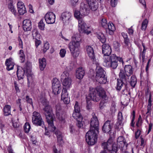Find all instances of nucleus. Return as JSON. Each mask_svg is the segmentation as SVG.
<instances>
[{"instance_id": "9", "label": "nucleus", "mask_w": 153, "mask_h": 153, "mask_svg": "<svg viewBox=\"0 0 153 153\" xmlns=\"http://www.w3.org/2000/svg\"><path fill=\"white\" fill-rule=\"evenodd\" d=\"M113 140L110 138L107 142H104L102 144V147L104 150H107L111 153H116L117 149V147L113 144Z\"/></svg>"}, {"instance_id": "3", "label": "nucleus", "mask_w": 153, "mask_h": 153, "mask_svg": "<svg viewBox=\"0 0 153 153\" xmlns=\"http://www.w3.org/2000/svg\"><path fill=\"white\" fill-rule=\"evenodd\" d=\"M43 110L49 125L48 128L52 131H54L56 128L53 124L54 117L52 108L50 106L47 105L44 108Z\"/></svg>"}, {"instance_id": "63", "label": "nucleus", "mask_w": 153, "mask_h": 153, "mask_svg": "<svg viewBox=\"0 0 153 153\" xmlns=\"http://www.w3.org/2000/svg\"><path fill=\"white\" fill-rule=\"evenodd\" d=\"M124 43L127 46H128L129 43V40L128 38L124 39Z\"/></svg>"}, {"instance_id": "58", "label": "nucleus", "mask_w": 153, "mask_h": 153, "mask_svg": "<svg viewBox=\"0 0 153 153\" xmlns=\"http://www.w3.org/2000/svg\"><path fill=\"white\" fill-rule=\"evenodd\" d=\"M114 47L116 51L119 50L120 47V44L117 42H115L114 44Z\"/></svg>"}, {"instance_id": "44", "label": "nucleus", "mask_w": 153, "mask_h": 153, "mask_svg": "<svg viewBox=\"0 0 153 153\" xmlns=\"http://www.w3.org/2000/svg\"><path fill=\"white\" fill-rule=\"evenodd\" d=\"M45 25L43 22V19H42L38 23V27L41 30H44Z\"/></svg>"}, {"instance_id": "29", "label": "nucleus", "mask_w": 153, "mask_h": 153, "mask_svg": "<svg viewBox=\"0 0 153 153\" xmlns=\"http://www.w3.org/2000/svg\"><path fill=\"white\" fill-rule=\"evenodd\" d=\"M55 134L56 136L58 143L60 145H61L63 143L62 133L59 131H58L55 132Z\"/></svg>"}, {"instance_id": "24", "label": "nucleus", "mask_w": 153, "mask_h": 153, "mask_svg": "<svg viewBox=\"0 0 153 153\" xmlns=\"http://www.w3.org/2000/svg\"><path fill=\"white\" fill-rule=\"evenodd\" d=\"M5 64L7 66V69L8 71H10L13 69L14 63L12 58H10L7 59Z\"/></svg>"}, {"instance_id": "30", "label": "nucleus", "mask_w": 153, "mask_h": 153, "mask_svg": "<svg viewBox=\"0 0 153 153\" xmlns=\"http://www.w3.org/2000/svg\"><path fill=\"white\" fill-rule=\"evenodd\" d=\"M11 106L9 105H6L3 108L4 115L7 116L11 114Z\"/></svg>"}, {"instance_id": "42", "label": "nucleus", "mask_w": 153, "mask_h": 153, "mask_svg": "<svg viewBox=\"0 0 153 153\" xmlns=\"http://www.w3.org/2000/svg\"><path fill=\"white\" fill-rule=\"evenodd\" d=\"M19 56L21 62L22 63L24 62L25 61V55L24 54L23 50H20Z\"/></svg>"}, {"instance_id": "60", "label": "nucleus", "mask_w": 153, "mask_h": 153, "mask_svg": "<svg viewBox=\"0 0 153 153\" xmlns=\"http://www.w3.org/2000/svg\"><path fill=\"white\" fill-rule=\"evenodd\" d=\"M117 0H111V3L112 7H115L117 5Z\"/></svg>"}, {"instance_id": "21", "label": "nucleus", "mask_w": 153, "mask_h": 153, "mask_svg": "<svg viewBox=\"0 0 153 153\" xmlns=\"http://www.w3.org/2000/svg\"><path fill=\"white\" fill-rule=\"evenodd\" d=\"M87 53L89 57L94 60L95 59V56L93 48L91 46H88L86 47Z\"/></svg>"}, {"instance_id": "28", "label": "nucleus", "mask_w": 153, "mask_h": 153, "mask_svg": "<svg viewBox=\"0 0 153 153\" xmlns=\"http://www.w3.org/2000/svg\"><path fill=\"white\" fill-rule=\"evenodd\" d=\"M97 82L100 84H105L107 82V78L105 75L95 77Z\"/></svg>"}, {"instance_id": "39", "label": "nucleus", "mask_w": 153, "mask_h": 153, "mask_svg": "<svg viewBox=\"0 0 153 153\" xmlns=\"http://www.w3.org/2000/svg\"><path fill=\"white\" fill-rule=\"evenodd\" d=\"M32 35L34 38L36 40H39L41 38V35L36 30H33Z\"/></svg>"}, {"instance_id": "13", "label": "nucleus", "mask_w": 153, "mask_h": 153, "mask_svg": "<svg viewBox=\"0 0 153 153\" xmlns=\"http://www.w3.org/2000/svg\"><path fill=\"white\" fill-rule=\"evenodd\" d=\"M99 121L96 116H93L90 122V128L89 130L98 132Z\"/></svg>"}, {"instance_id": "20", "label": "nucleus", "mask_w": 153, "mask_h": 153, "mask_svg": "<svg viewBox=\"0 0 153 153\" xmlns=\"http://www.w3.org/2000/svg\"><path fill=\"white\" fill-rule=\"evenodd\" d=\"M23 27L25 31L30 30L32 28L31 21L29 19L24 20L23 22Z\"/></svg>"}, {"instance_id": "34", "label": "nucleus", "mask_w": 153, "mask_h": 153, "mask_svg": "<svg viewBox=\"0 0 153 153\" xmlns=\"http://www.w3.org/2000/svg\"><path fill=\"white\" fill-rule=\"evenodd\" d=\"M142 45L143 49L142 52H141V50H140V58L141 56L142 59V61L144 62L145 61V53L147 48L145 47V45L143 43H142Z\"/></svg>"}, {"instance_id": "52", "label": "nucleus", "mask_w": 153, "mask_h": 153, "mask_svg": "<svg viewBox=\"0 0 153 153\" xmlns=\"http://www.w3.org/2000/svg\"><path fill=\"white\" fill-rule=\"evenodd\" d=\"M70 2L72 6L75 7L78 4L79 0H70Z\"/></svg>"}, {"instance_id": "49", "label": "nucleus", "mask_w": 153, "mask_h": 153, "mask_svg": "<svg viewBox=\"0 0 153 153\" xmlns=\"http://www.w3.org/2000/svg\"><path fill=\"white\" fill-rule=\"evenodd\" d=\"M17 6L18 9L25 8L24 3L20 1L18 2Z\"/></svg>"}, {"instance_id": "26", "label": "nucleus", "mask_w": 153, "mask_h": 153, "mask_svg": "<svg viewBox=\"0 0 153 153\" xmlns=\"http://www.w3.org/2000/svg\"><path fill=\"white\" fill-rule=\"evenodd\" d=\"M105 29L107 33H108L109 34L111 35L113 34L115 30L114 25L111 22L108 23L107 27Z\"/></svg>"}, {"instance_id": "18", "label": "nucleus", "mask_w": 153, "mask_h": 153, "mask_svg": "<svg viewBox=\"0 0 153 153\" xmlns=\"http://www.w3.org/2000/svg\"><path fill=\"white\" fill-rule=\"evenodd\" d=\"M90 9L92 11H95L98 7V4L96 0H86Z\"/></svg>"}, {"instance_id": "8", "label": "nucleus", "mask_w": 153, "mask_h": 153, "mask_svg": "<svg viewBox=\"0 0 153 153\" xmlns=\"http://www.w3.org/2000/svg\"><path fill=\"white\" fill-rule=\"evenodd\" d=\"M86 4H82L81 6L80 11L78 10H75L74 12V16L78 21L79 20L82 19V18L86 15H87L89 12V10L86 8Z\"/></svg>"}, {"instance_id": "47", "label": "nucleus", "mask_w": 153, "mask_h": 153, "mask_svg": "<svg viewBox=\"0 0 153 153\" xmlns=\"http://www.w3.org/2000/svg\"><path fill=\"white\" fill-rule=\"evenodd\" d=\"M132 117L131 121V122L130 123V126L133 127H134L135 124L134 120L135 116V111H132Z\"/></svg>"}, {"instance_id": "36", "label": "nucleus", "mask_w": 153, "mask_h": 153, "mask_svg": "<svg viewBox=\"0 0 153 153\" xmlns=\"http://www.w3.org/2000/svg\"><path fill=\"white\" fill-rule=\"evenodd\" d=\"M97 37L99 40L102 43H105L106 40V39L103 34L101 33H97Z\"/></svg>"}, {"instance_id": "62", "label": "nucleus", "mask_w": 153, "mask_h": 153, "mask_svg": "<svg viewBox=\"0 0 153 153\" xmlns=\"http://www.w3.org/2000/svg\"><path fill=\"white\" fill-rule=\"evenodd\" d=\"M152 100H151V95L150 94L149 98L148 100V104L147 106H152Z\"/></svg>"}, {"instance_id": "55", "label": "nucleus", "mask_w": 153, "mask_h": 153, "mask_svg": "<svg viewBox=\"0 0 153 153\" xmlns=\"http://www.w3.org/2000/svg\"><path fill=\"white\" fill-rule=\"evenodd\" d=\"M147 111L146 113V119L148 117L150 116L151 115V106H147Z\"/></svg>"}, {"instance_id": "51", "label": "nucleus", "mask_w": 153, "mask_h": 153, "mask_svg": "<svg viewBox=\"0 0 153 153\" xmlns=\"http://www.w3.org/2000/svg\"><path fill=\"white\" fill-rule=\"evenodd\" d=\"M18 12L19 14L21 15H23L24 13L26 12L25 8H20L18 9Z\"/></svg>"}, {"instance_id": "61", "label": "nucleus", "mask_w": 153, "mask_h": 153, "mask_svg": "<svg viewBox=\"0 0 153 153\" xmlns=\"http://www.w3.org/2000/svg\"><path fill=\"white\" fill-rule=\"evenodd\" d=\"M141 131L139 129H137V131L135 133V137L136 139H137L139 137Z\"/></svg>"}, {"instance_id": "40", "label": "nucleus", "mask_w": 153, "mask_h": 153, "mask_svg": "<svg viewBox=\"0 0 153 153\" xmlns=\"http://www.w3.org/2000/svg\"><path fill=\"white\" fill-rule=\"evenodd\" d=\"M31 128L30 124L28 123H26L24 126V129L25 132L26 133H28Z\"/></svg>"}, {"instance_id": "59", "label": "nucleus", "mask_w": 153, "mask_h": 153, "mask_svg": "<svg viewBox=\"0 0 153 153\" xmlns=\"http://www.w3.org/2000/svg\"><path fill=\"white\" fill-rule=\"evenodd\" d=\"M6 153H15L12 149L11 146H8L7 148V152Z\"/></svg>"}, {"instance_id": "10", "label": "nucleus", "mask_w": 153, "mask_h": 153, "mask_svg": "<svg viewBox=\"0 0 153 153\" xmlns=\"http://www.w3.org/2000/svg\"><path fill=\"white\" fill-rule=\"evenodd\" d=\"M78 30L80 33H85L88 35L91 32L90 27L87 26L83 19H80L78 21Z\"/></svg>"}, {"instance_id": "19", "label": "nucleus", "mask_w": 153, "mask_h": 153, "mask_svg": "<svg viewBox=\"0 0 153 153\" xmlns=\"http://www.w3.org/2000/svg\"><path fill=\"white\" fill-rule=\"evenodd\" d=\"M68 95L66 89L63 88L62 93L61 100L66 104H69L70 101V98L68 97Z\"/></svg>"}, {"instance_id": "5", "label": "nucleus", "mask_w": 153, "mask_h": 153, "mask_svg": "<svg viewBox=\"0 0 153 153\" xmlns=\"http://www.w3.org/2000/svg\"><path fill=\"white\" fill-rule=\"evenodd\" d=\"M125 72L121 70L119 74V77L123 79L126 82L127 80H128L130 76L133 74L132 67L130 65H127L124 67Z\"/></svg>"}, {"instance_id": "14", "label": "nucleus", "mask_w": 153, "mask_h": 153, "mask_svg": "<svg viewBox=\"0 0 153 153\" xmlns=\"http://www.w3.org/2000/svg\"><path fill=\"white\" fill-rule=\"evenodd\" d=\"M56 115L57 117L59 120L64 123L65 122V115L62 114L61 113V108L60 105L59 104L56 105Z\"/></svg>"}, {"instance_id": "12", "label": "nucleus", "mask_w": 153, "mask_h": 153, "mask_svg": "<svg viewBox=\"0 0 153 153\" xmlns=\"http://www.w3.org/2000/svg\"><path fill=\"white\" fill-rule=\"evenodd\" d=\"M55 15L52 12L47 13L45 16V19L46 23L48 24H51L55 23Z\"/></svg>"}, {"instance_id": "22", "label": "nucleus", "mask_w": 153, "mask_h": 153, "mask_svg": "<svg viewBox=\"0 0 153 153\" xmlns=\"http://www.w3.org/2000/svg\"><path fill=\"white\" fill-rule=\"evenodd\" d=\"M105 72L103 69L100 66L99 64H97L96 69L95 77L103 76L105 75Z\"/></svg>"}, {"instance_id": "1", "label": "nucleus", "mask_w": 153, "mask_h": 153, "mask_svg": "<svg viewBox=\"0 0 153 153\" xmlns=\"http://www.w3.org/2000/svg\"><path fill=\"white\" fill-rule=\"evenodd\" d=\"M112 50L110 45L104 44L102 45V53L103 57V65L107 68L116 69L118 65V61L123 63V62L122 58L117 56L115 54H111Z\"/></svg>"}, {"instance_id": "25", "label": "nucleus", "mask_w": 153, "mask_h": 153, "mask_svg": "<svg viewBox=\"0 0 153 153\" xmlns=\"http://www.w3.org/2000/svg\"><path fill=\"white\" fill-rule=\"evenodd\" d=\"M85 71L82 68H79L76 70V76L77 78L79 79H82L84 75Z\"/></svg>"}, {"instance_id": "17", "label": "nucleus", "mask_w": 153, "mask_h": 153, "mask_svg": "<svg viewBox=\"0 0 153 153\" xmlns=\"http://www.w3.org/2000/svg\"><path fill=\"white\" fill-rule=\"evenodd\" d=\"M113 122L110 120L106 121L102 127V130L104 132L109 133L112 128Z\"/></svg>"}, {"instance_id": "35", "label": "nucleus", "mask_w": 153, "mask_h": 153, "mask_svg": "<svg viewBox=\"0 0 153 153\" xmlns=\"http://www.w3.org/2000/svg\"><path fill=\"white\" fill-rule=\"evenodd\" d=\"M26 70H27L25 74L26 75L27 77L28 82L29 83L33 75L31 73V70L30 68L29 69L27 68H26Z\"/></svg>"}, {"instance_id": "54", "label": "nucleus", "mask_w": 153, "mask_h": 153, "mask_svg": "<svg viewBox=\"0 0 153 153\" xmlns=\"http://www.w3.org/2000/svg\"><path fill=\"white\" fill-rule=\"evenodd\" d=\"M80 111V107L79 105L78 102L76 101L74 106V111L77 112H79Z\"/></svg>"}, {"instance_id": "53", "label": "nucleus", "mask_w": 153, "mask_h": 153, "mask_svg": "<svg viewBox=\"0 0 153 153\" xmlns=\"http://www.w3.org/2000/svg\"><path fill=\"white\" fill-rule=\"evenodd\" d=\"M44 49L43 51L45 52L49 48V44L48 42H46L44 44Z\"/></svg>"}, {"instance_id": "2", "label": "nucleus", "mask_w": 153, "mask_h": 153, "mask_svg": "<svg viewBox=\"0 0 153 153\" xmlns=\"http://www.w3.org/2000/svg\"><path fill=\"white\" fill-rule=\"evenodd\" d=\"M88 97H89L90 99L96 102L99 101L100 98L105 100L108 99L105 91L100 86H97L95 88L90 87Z\"/></svg>"}, {"instance_id": "43", "label": "nucleus", "mask_w": 153, "mask_h": 153, "mask_svg": "<svg viewBox=\"0 0 153 153\" xmlns=\"http://www.w3.org/2000/svg\"><path fill=\"white\" fill-rule=\"evenodd\" d=\"M52 89L53 92L55 95H56L59 93L61 90V87H56L55 86H52Z\"/></svg>"}, {"instance_id": "7", "label": "nucleus", "mask_w": 153, "mask_h": 153, "mask_svg": "<svg viewBox=\"0 0 153 153\" xmlns=\"http://www.w3.org/2000/svg\"><path fill=\"white\" fill-rule=\"evenodd\" d=\"M61 80L63 86L66 88H69L71 87L72 80L69 77L68 73L67 71L63 72L61 76Z\"/></svg>"}, {"instance_id": "38", "label": "nucleus", "mask_w": 153, "mask_h": 153, "mask_svg": "<svg viewBox=\"0 0 153 153\" xmlns=\"http://www.w3.org/2000/svg\"><path fill=\"white\" fill-rule=\"evenodd\" d=\"M73 117L76 120L82 119V117L79 112L74 111L72 114Z\"/></svg>"}, {"instance_id": "41", "label": "nucleus", "mask_w": 153, "mask_h": 153, "mask_svg": "<svg viewBox=\"0 0 153 153\" xmlns=\"http://www.w3.org/2000/svg\"><path fill=\"white\" fill-rule=\"evenodd\" d=\"M123 119V117L122 114V113L121 112H119L118 114V121L117 123V125L118 126L121 125Z\"/></svg>"}, {"instance_id": "15", "label": "nucleus", "mask_w": 153, "mask_h": 153, "mask_svg": "<svg viewBox=\"0 0 153 153\" xmlns=\"http://www.w3.org/2000/svg\"><path fill=\"white\" fill-rule=\"evenodd\" d=\"M71 17V13L69 12H65L62 13L61 19L64 24H68L69 22Z\"/></svg>"}, {"instance_id": "56", "label": "nucleus", "mask_w": 153, "mask_h": 153, "mask_svg": "<svg viewBox=\"0 0 153 153\" xmlns=\"http://www.w3.org/2000/svg\"><path fill=\"white\" fill-rule=\"evenodd\" d=\"M26 100L27 103L30 104L32 107H33L32 100L31 98H30L28 96H27L26 97Z\"/></svg>"}, {"instance_id": "16", "label": "nucleus", "mask_w": 153, "mask_h": 153, "mask_svg": "<svg viewBox=\"0 0 153 153\" xmlns=\"http://www.w3.org/2000/svg\"><path fill=\"white\" fill-rule=\"evenodd\" d=\"M13 3V1L10 0L8 5V9L15 17H17L18 16V13Z\"/></svg>"}, {"instance_id": "57", "label": "nucleus", "mask_w": 153, "mask_h": 153, "mask_svg": "<svg viewBox=\"0 0 153 153\" xmlns=\"http://www.w3.org/2000/svg\"><path fill=\"white\" fill-rule=\"evenodd\" d=\"M82 119L81 120L80 119L77 120V125L79 128L83 127V125L82 122Z\"/></svg>"}, {"instance_id": "50", "label": "nucleus", "mask_w": 153, "mask_h": 153, "mask_svg": "<svg viewBox=\"0 0 153 153\" xmlns=\"http://www.w3.org/2000/svg\"><path fill=\"white\" fill-rule=\"evenodd\" d=\"M66 53V51L65 49H62L60 50L59 54L61 57L63 58L65 56Z\"/></svg>"}, {"instance_id": "31", "label": "nucleus", "mask_w": 153, "mask_h": 153, "mask_svg": "<svg viewBox=\"0 0 153 153\" xmlns=\"http://www.w3.org/2000/svg\"><path fill=\"white\" fill-rule=\"evenodd\" d=\"M39 68L42 71L43 70L46 65V60L44 58L39 59Z\"/></svg>"}, {"instance_id": "4", "label": "nucleus", "mask_w": 153, "mask_h": 153, "mask_svg": "<svg viewBox=\"0 0 153 153\" xmlns=\"http://www.w3.org/2000/svg\"><path fill=\"white\" fill-rule=\"evenodd\" d=\"M80 40L79 41H72L70 42L68 47L72 56L74 58L78 56L80 53L79 46Z\"/></svg>"}, {"instance_id": "27", "label": "nucleus", "mask_w": 153, "mask_h": 153, "mask_svg": "<svg viewBox=\"0 0 153 153\" xmlns=\"http://www.w3.org/2000/svg\"><path fill=\"white\" fill-rule=\"evenodd\" d=\"M128 81V80H127L126 82V81L120 78V79H117V82L116 87L117 90L118 91L120 90L124 85H126L127 84Z\"/></svg>"}, {"instance_id": "48", "label": "nucleus", "mask_w": 153, "mask_h": 153, "mask_svg": "<svg viewBox=\"0 0 153 153\" xmlns=\"http://www.w3.org/2000/svg\"><path fill=\"white\" fill-rule=\"evenodd\" d=\"M142 123V121L141 117L140 115H139L137 122L136 123V126L137 127H140L141 126Z\"/></svg>"}, {"instance_id": "46", "label": "nucleus", "mask_w": 153, "mask_h": 153, "mask_svg": "<svg viewBox=\"0 0 153 153\" xmlns=\"http://www.w3.org/2000/svg\"><path fill=\"white\" fill-rule=\"evenodd\" d=\"M101 24L102 27H103L104 28H106L108 24L107 23V21L106 19H102L101 21Z\"/></svg>"}, {"instance_id": "33", "label": "nucleus", "mask_w": 153, "mask_h": 153, "mask_svg": "<svg viewBox=\"0 0 153 153\" xmlns=\"http://www.w3.org/2000/svg\"><path fill=\"white\" fill-rule=\"evenodd\" d=\"M128 81H129L131 85L133 87H134L137 82V79L134 75H132L131 77L130 81L129 80Z\"/></svg>"}, {"instance_id": "64", "label": "nucleus", "mask_w": 153, "mask_h": 153, "mask_svg": "<svg viewBox=\"0 0 153 153\" xmlns=\"http://www.w3.org/2000/svg\"><path fill=\"white\" fill-rule=\"evenodd\" d=\"M35 45L36 48L39 46L41 43V42L39 40H36L35 41Z\"/></svg>"}, {"instance_id": "23", "label": "nucleus", "mask_w": 153, "mask_h": 153, "mask_svg": "<svg viewBox=\"0 0 153 153\" xmlns=\"http://www.w3.org/2000/svg\"><path fill=\"white\" fill-rule=\"evenodd\" d=\"M117 148H122L125 145L127 146V144H126L125 140L122 136L119 137H118L117 140Z\"/></svg>"}, {"instance_id": "37", "label": "nucleus", "mask_w": 153, "mask_h": 153, "mask_svg": "<svg viewBox=\"0 0 153 153\" xmlns=\"http://www.w3.org/2000/svg\"><path fill=\"white\" fill-rule=\"evenodd\" d=\"M52 86L57 87H61V84L60 81L56 78H53L52 81Z\"/></svg>"}, {"instance_id": "11", "label": "nucleus", "mask_w": 153, "mask_h": 153, "mask_svg": "<svg viewBox=\"0 0 153 153\" xmlns=\"http://www.w3.org/2000/svg\"><path fill=\"white\" fill-rule=\"evenodd\" d=\"M32 122L36 126H42L44 125V121L40 114L36 111H34L33 113Z\"/></svg>"}, {"instance_id": "45", "label": "nucleus", "mask_w": 153, "mask_h": 153, "mask_svg": "<svg viewBox=\"0 0 153 153\" xmlns=\"http://www.w3.org/2000/svg\"><path fill=\"white\" fill-rule=\"evenodd\" d=\"M148 22V21L147 19H145L142 22L141 29L142 30H145L147 27Z\"/></svg>"}, {"instance_id": "32", "label": "nucleus", "mask_w": 153, "mask_h": 153, "mask_svg": "<svg viewBox=\"0 0 153 153\" xmlns=\"http://www.w3.org/2000/svg\"><path fill=\"white\" fill-rule=\"evenodd\" d=\"M19 68V67H17V75L18 79H21L23 78L25 71V70H23V69L22 70H20Z\"/></svg>"}, {"instance_id": "6", "label": "nucleus", "mask_w": 153, "mask_h": 153, "mask_svg": "<svg viewBox=\"0 0 153 153\" xmlns=\"http://www.w3.org/2000/svg\"><path fill=\"white\" fill-rule=\"evenodd\" d=\"M98 132L89 131L86 134V141L89 145H93L97 141V134Z\"/></svg>"}]
</instances>
